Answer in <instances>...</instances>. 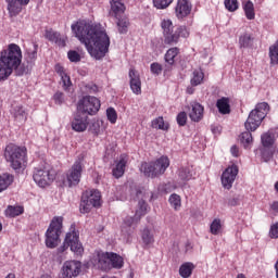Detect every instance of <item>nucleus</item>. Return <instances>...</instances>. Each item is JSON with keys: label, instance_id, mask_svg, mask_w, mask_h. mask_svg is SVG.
Returning <instances> with one entry per match:
<instances>
[{"label": "nucleus", "instance_id": "ea45409f", "mask_svg": "<svg viewBox=\"0 0 278 278\" xmlns=\"http://www.w3.org/2000/svg\"><path fill=\"white\" fill-rule=\"evenodd\" d=\"M61 86L65 92H71V88H73V83L71 81V76L66 74L65 76H61Z\"/></svg>", "mask_w": 278, "mask_h": 278}, {"label": "nucleus", "instance_id": "a18cd8bd", "mask_svg": "<svg viewBox=\"0 0 278 278\" xmlns=\"http://www.w3.org/2000/svg\"><path fill=\"white\" fill-rule=\"evenodd\" d=\"M274 154L275 150L273 148H264L262 150V159L264 162H270V160H273Z\"/></svg>", "mask_w": 278, "mask_h": 278}, {"label": "nucleus", "instance_id": "58836bf2", "mask_svg": "<svg viewBox=\"0 0 278 278\" xmlns=\"http://www.w3.org/2000/svg\"><path fill=\"white\" fill-rule=\"evenodd\" d=\"M116 18L119 34H127V27L129 26V22L127 21V18L123 16Z\"/></svg>", "mask_w": 278, "mask_h": 278}, {"label": "nucleus", "instance_id": "dca6fc26", "mask_svg": "<svg viewBox=\"0 0 278 278\" xmlns=\"http://www.w3.org/2000/svg\"><path fill=\"white\" fill-rule=\"evenodd\" d=\"M72 129L78 132L86 131V129H88V115L77 111V114L72 122Z\"/></svg>", "mask_w": 278, "mask_h": 278}, {"label": "nucleus", "instance_id": "f704fd0d", "mask_svg": "<svg viewBox=\"0 0 278 278\" xmlns=\"http://www.w3.org/2000/svg\"><path fill=\"white\" fill-rule=\"evenodd\" d=\"M23 212H24L23 206H8V208L5 210V214L7 216H10V218L21 216Z\"/></svg>", "mask_w": 278, "mask_h": 278}, {"label": "nucleus", "instance_id": "e433bc0d", "mask_svg": "<svg viewBox=\"0 0 278 278\" xmlns=\"http://www.w3.org/2000/svg\"><path fill=\"white\" fill-rule=\"evenodd\" d=\"M153 129H162L163 131H168V124L164 123V117H157L152 121Z\"/></svg>", "mask_w": 278, "mask_h": 278}, {"label": "nucleus", "instance_id": "4468645a", "mask_svg": "<svg viewBox=\"0 0 278 278\" xmlns=\"http://www.w3.org/2000/svg\"><path fill=\"white\" fill-rule=\"evenodd\" d=\"M91 264L100 270H110V252H96L91 258Z\"/></svg>", "mask_w": 278, "mask_h": 278}, {"label": "nucleus", "instance_id": "a878e982", "mask_svg": "<svg viewBox=\"0 0 278 278\" xmlns=\"http://www.w3.org/2000/svg\"><path fill=\"white\" fill-rule=\"evenodd\" d=\"M111 9L115 18H118L122 16V14H125V4L121 2V0H112Z\"/></svg>", "mask_w": 278, "mask_h": 278}, {"label": "nucleus", "instance_id": "412c9836", "mask_svg": "<svg viewBox=\"0 0 278 278\" xmlns=\"http://www.w3.org/2000/svg\"><path fill=\"white\" fill-rule=\"evenodd\" d=\"M140 220L139 216H128L124 219V226L122 227V232L124 236H131L134 233V225H136Z\"/></svg>", "mask_w": 278, "mask_h": 278}, {"label": "nucleus", "instance_id": "5fc2aeb1", "mask_svg": "<svg viewBox=\"0 0 278 278\" xmlns=\"http://www.w3.org/2000/svg\"><path fill=\"white\" fill-rule=\"evenodd\" d=\"M129 190L131 197H136L137 199H140V197H142V190L138 189L136 185H129Z\"/></svg>", "mask_w": 278, "mask_h": 278}, {"label": "nucleus", "instance_id": "ddd939ff", "mask_svg": "<svg viewBox=\"0 0 278 278\" xmlns=\"http://www.w3.org/2000/svg\"><path fill=\"white\" fill-rule=\"evenodd\" d=\"M84 170V164H81V160L79 159L74 163L72 168L67 173V182L70 188L72 186H77L81 179V172Z\"/></svg>", "mask_w": 278, "mask_h": 278}, {"label": "nucleus", "instance_id": "13d9d810", "mask_svg": "<svg viewBox=\"0 0 278 278\" xmlns=\"http://www.w3.org/2000/svg\"><path fill=\"white\" fill-rule=\"evenodd\" d=\"M54 101L58 105H62L64 103V93L61 91H58L54 94Z\"/></svg>", "mask_w": 278, "mask_h": 278}, {"label": "nucleus", "instance_id": "72a5a7b5", "mask_svg": "<svg viewBox=\"0 0 278 278\" xmlns=\"http://www.w3.org/2000/svg\"><path fill=\"white\" fill-rule=\"evenodd\" d=\"M36 55H38V45H34V49L29 50L26 54V62H27V68L31 67V64H34V60H36Z\"/></svg>", "mask_w": 278, "mask_h": 278}, {"label": "nucleus", "instance_id": "6e6552de", "mask_svg": "<svg viewBox=\"0 0 278 278\" xmlns=\"http://www.w3.org/2000/svg\"><path fill=\"white\" fill-rule=\"evenodd\" d=\"M99 205H101V192L99 190H87L83 193L80 201L81 214H88L92 207H99Z\"/></svg>", "mask_w": 278, "mask_h": 278}, {"label": "nucleus", "instance_id": "5701e85b", "mask_svg": "<svg viewBox=\"0 0 278 278\" xmlns=\"http://www.w3.org/2000/svg\"><path fill=\"white\" fill-rule=\"evenodd\" d=\"M191 108L192 109L189 113V118H191V121L194 123H199V121H202L203 118V105H201L199 102H193Z\"/></svg>", "mask_w": 278, "mask_h": 278}, {"label": "nucleus", "instance_id": "aec40b11", "mask_svg": "<svg viewBox=\"0 0 278 278\" xmlns=\"http://www.w3.org/2000/svg\"><path fill=\"white\" fill-rule=\"evenodd\" d=\"M7 2L11 16H16L23 10V5L29 3V0H7Z\"/></svg>", "mask_w": 278, "mask_h": 278}, {"label": "nucleus", "instance_id": "2f4dec72", "mask_svg": "<svg viewBox=\"0 0 278 278\" xmlns=\"http://www.w3.org/2000/svg\"><path fill=\"white\" fill-rule=\"evenodd\" d=\"M192 270H194V264L185 263L179 268V275L182 278H189L192 275Z\"/></svg>", "mask_w": 278, "mask_h": 278}, {"label": "nucleus", "instance_id": "0e129e2a", "mask_svg": "<svg viewBox=\"0 0 278 278\" xmlns=\"http://www.w3.org/2000/svg\"><path fill=\"white\" fill-rule=\"evenodd\" d=\"M270 208H271L274 212H278V201L274 202V203L270 205Z\"/></svg>", "mask_w": 278, "mask_h": 278}, {"label": "nucleus", "instance_id": "6ab92c4d", "mask_svg": "<svg viewBox=\"0 0 278 278\" xmlns=\"http://www.w3.org/2000/svg\"><path fill=\"white\" fill-rule=\"evenodd\" d=\"M176 55H179V48H170L167 50L165 54V66L163 67L165 73L172 71L173 66L175 65Z\"/></svg>", "mask_w": 278, "mask_h": 278}, {"label": "nucleus", "instance_id": "f257e3e1", "mask_svg": "<svg viewBox=\"0 0 278 278\" xmlns=\"http://www.w3.org/2000/svg\"><path fill=\"white\" fill-rule=\"evenodd\" d=\"M72 31L85 45L91 58L101 60L110 51V37L101 27L86 21H78L72 24Z\"/></svg>", "mask_w": 278, "mask_h": 278}, {"label": "nucleus", "instance_id": "6e6d98bb", "mask_svg": "<svg viewBox=\"0 0 278 278\" xmlns=\"http://www.w3.org/2000/svg\"><path fill=\"white\" fill-rule=\"evenodd\" d=\"M151 73H153V75H161L163 67L160 63H152L151 66Z\"/></svg>", "mask_w": 278, "mask_h": 278}, {"label": "nucleus", "instance_id": "c85d7f7f", "mask_svg": "<svg viewBox=\"0 0 278 278\" xmlns=\"http://www.w3.org/2000/svg\"><path fill=\"white\" fill-rule=\"evenodd\" d=\"M239 140L244 149H249L253 144V135L251 130H247L239 136Z\"/></svg>", "mask_w": 278, "mask_h": 278}, {"label": "nucleus", "instance_id": "37998d69", "mask_svg": "<svg viewBox=\"0 0 278 278\" xmlns=\"http://www.w3.org/2000/svg\"><path fill=\"white\" fill-rule=\"evenodd\" d=\"M261 140L264 148H270V146L274 144L275 142V139L268 132H265L264 135H262Z\"/></svg>", "mask_w": 278, "mask_h": 278}, {"label": "nucleus", "instance_id": "39448f33", "mask_svg": "<svg viewBox=\"0 0 278 278\" xmlns=\"http://www.w3.org/2000/svg\"><path fill=\"white\" fill-rule=\"evenodd\" d=\"M268 110H270V106L266 102L256 104L255 109L250 112L249 117L244 124L245 129L248 131H255L257 127L262 125V121L266 118Z\"/></svg>", "mask_w": 278, "mask_h": 278}, {"label": "nucleus", "instance_id": "b1692460", "mask_svg": "<svg viewBox=\"0 0 278 278\" xmlns=\"http://www.w3.org/2000/svg\"><path fill=\"white\" fill-rule=\"evenodd\" d=\"M125 166H127V156L121 155L119 161L113 168V177H115L116 179H121V177L125 175Z\"/></svg>", "mask_w": 278, "mask_h": 278}, {"label": "nucleus", "instance_id": "09e8293b", "mask_svg": "<svg viewBox=\"0 0 278 278\" xmlns=\"http://www.w3.org/2000/svg\"><path fill=\"white\" fill-rule=\"evenodd\" d=\"M225 8L229 12H236L238 10V0H225Z\"/></svg>", "mask_w": 278, "mask_h": 278}, {"label": "nucleus", "instance_id": "79ce46f5", "mask_svg": "<svg viewBox=\"0 0 278 278\" xmlns=\"http://www.w3.org/2000/svg\"><path fill=\"white\" fill-rule=\"evenodd\" d=\"M203 77H204V74L201 71L194 70L193 77L191 78V85L199 86L201 81H203Z\"/></svg>", "mask_w": 278, "mask_h": 278}, {"label": "nucleus", "instance_id": "bf43d9fd", "mask_svg": "<svg viewBox=\"0 0 278 278\" xmlns=\"http://www.w3.org/2000/svg\"><path fill=\"white\" fill-rule=\"evenodd\" d=\"M269 235H270V238H278V223L271 226Z\"/></svg>", "mask_w": 278, "mask_h": 278}, {"label": "nucleus", "instance_id": "393cba45", "mask_svg": "<svg viewBox=\"0 0 278 278\" xmlns=\"http://www.w3.org/2000/svg\"><path fill=\"white\" fill-rule=\"evenodd\" d=\"M216 108L219 114H231V105H229V98L223 97L216 102Z\"/></svg>", "mask_w": 278, "mask_h": 278}, {"label": "nucleus", "instance_id": "4d7b16f0", "mask_svg": "<svg viewBox=\"0 0 278 278\" xmlns=\"http://www.w3.org/2000/svg\"><path fill=\"white\" fill-rule=\"evenodd\" d=\"M90 131H92V134H99V131H101V122L93 121L90 125Z\"/></svg>", "mask_w": 278, "mask_h": 278}, {"label": "nucleus", "instance_id": "c756f323", "mask_svg": "<svg viewBox=\"0 0 278 278\" xmlns=\"http://www.w3.org/2000/svg\"><path fill=\"white\" fill-rule=\"evenodd\" d=\"M109 261H110V265L113 268H123V258L121 257V255L114 253V252H109Z\"/></svg>", "mask_w": 278, "mask_h": 278}, {"label": "nucleus", "instance_id": "c9c22d12", "mask_svg": "<svg viewBox=\"0 0 278 278\" xmlns=\"http://www.w3.org/2000/svg\"><path fill=\"white\" fill-rule=\"evenodd\" d=\"M243 10L245 12V16L249 21H253V18H255V9L253 7V2L248 1L244 7Z\"/></svg>", "mask_w": 278, "mask_h": 278}, {"label": "nucleus", "instance_id": "052dcab7", "mask_svg": "<svg viewBox=\"0 0 278 278\" xmlns=\"http://www.w3.org/2000/svg\"><path fill=\"white\" fill-rule=\"evenodd\" d=\"M55 72L58 73V75H60V77H64L66 74V72L64 71V66L56 64L55 65Z\"/></svg>", "mask_w": 278, "mask_h": 278}, {"label": "nucleus", "instance_id": "e2e57ef3", "mask_svg": "<svg viewBox=\"0 0 278 278\" xmlns=\"http://www.w3.org/2000/svg\"><path fill=\"white\" fill-rule=\"evenodd\" d=\"M238 203H240V199L239 198H231L229 201H228V205L235 207V205H238Z\"/></svg>", "mask_w": 278, "mask_h": 278}, {"label": "nucleus", "instance_id": "7c9ffc66", "mask_svg": "<svg viewBox=\"0 0 278 278\" xmlns=\"http://www.w3.org/2000/svg\"><path fill=\"white\" fill-rule=\"evenodd\" d=\"M239 45L243 49H249L250 47H253V36L249 33H244L239 38Z\"/></svg>", "mask_w": 278, "mask_h": 278}, {"label": "nucleus", "instance_id": "2eb2a0df", "mask_svg": "<svg viewBox=\"0 0 278 278\" xmlns=\"http://www.w3.org/2000/svg\"><path fill=\"white\" fill-rule=\"evenodd\" d=\"M236 177H238V167L236 165L227 167L222 175V186L226 190H231Z\"/></svg>", "mask_w": 278, "mask_h": 278}, {"label": "nucleus", "instance_id": "423d86ee", "mask_svg": "<svg viewBox=\"0 0 278 278\" xmlns=\"http://www.w3.org/2000/svg\"><path fill=\"white\" fill-rule=\"evenodd\" d=\"M170 166V161L167 156H161L155 162L142 163L140 170L143 173L146 177H151V179H155V177H160V175H164L166 173V168Z\"/></svg>", "mask_w": 278, "mask_h": 278}, {"label": "nucleus", "instance_id": "f3484780", "mask_svg": "<svg viewBox=\"0 0 278 278\" xmlns=\"http://www.w3.org/2000/svg\"><path fill=\"white\" fill-rule=\"evenodd\" d=\"M129 78H130V89L132 90L134 94H141L142 81L140 80V74H138L136 70L131 68L129 71Z\"/></svg>", "mask_w": 278, "mask_h": 278}, {"label": "nucleus", "instance_id": "f8f14e48", "mask_svg": "<svg viewBox=\"0 0 278 278\" xmlns=\"http://www.w3.org/2000/svg\"><path fill=\"white\" fill-rule=\"evenodd\" d=\"M81 273V262L79 261H66L62 266L63 278L78 277Z\"/></svg>", "mask_w": 278, "mask_h": 278}, {"label": "nucleus", "instance_id": "3c124183", "mask_svg": "<svg viewBox=\"0 0 278 278\" xmlns=\"http://www.w3.org/2000/svg\"><path fill=\"white\" fill-rule=\"evenodd\" d=\"M106 116L108 119L110 121V123L114 124L116 123L118 115L116 114V110H114V108H109L106 110Z\"/></svg>", "mask_w": 278, "mask_h": 278}, {"label": "nucleus", "instance_id": "a19ab883", "mask_svg": "<svg viewBox=\"0 0 278 278\" xmlns=\"http://www.w3.org/2000/svg\"><path fill=\"white\" fill-rule=\"evenodd\" d=\"M269 58L271 64H278V41L275 46L269 48Z\"/></svg>", "mask_w": 278, "mask_h": 278}, {"label": "nucleus", "instance_id": "9d476101", "mask_svg": "<svg viewBox=\"0 0 278 278\" xmlns=\"http://www.w3.org/2000/svg\"><path fill=\"white\" fill-rule=\"evenodd\" d=\"M68 247L71 251L77 253V255L84 253V247L81 245V242H79V233L75 230L66 233L63 245L58 249V253H64Z\"/></svg>", "mask_w": 278, "mask_h": 278}, {"label": "nucleus", "instance_id": "a211bd4d", "mask_svg": "<svg viewBox=\"0 0 278 278\" xmlns=\"http://www.w3.org/2000/svg\"><path fill=\"white\" fill-rule=\"evenodd\" d=\"M175 12L177 18H186L192 12V4L188 0H178Z\"/></svg>", "mask_w": 278, "mask_h": 278}, {"label": "nucleus", "instance_id": "f03ea898", "mask_svg": "<svg viewBox=\"0 0 278 278\" xmlns=\"http://www.w3.org/2000/svg\"><path fill=\"white\" fill-rule=\"evenodd\" d=\"M22 60L21 47L15 43L9 45L8 49L3 50L0 55V81H5L14 71L16 75L28 73V70L18 68Z\"/></svg>", "mask_w": 278, "mask_h": 278}, {"label": "nucleus", "instance_id": "cd10ccee", "mask_svg": "<svg viewBox=\"0 0 278 278\" xmlns=\"http://www.w3.org/2000/svg\"><path fill=\"white\" fill-rule=\"evenodd\" d=\"M13 116L18 123H25L27 121V112L21 105L13 109Z\"/></svg>", "mask_w": 278, "mask_h": 278}, {"label": "nucleus", "instance_id": "4be33fe9", "mask_svg": "<svg viewBox=\"0 0 278 278\" xmlns=\"http://www.w3.org/2000/svg\"><path fill=\"white\" fill-rule=\"evenodd\" d=\"M46 38L50 42L58 45V47H66V39L62 38V35L53 29L46 31Z\"/></svg>", "mask_w": 278, "mask_h": 278}, {"label": "nucleus", "instance_id": "0eeeda50", "mask_svg": "<svg viewBox=\"0 0 278 278\" xmlns=\"http://www.w3.org/2000/svg\"><path fill=\"white\" fill-rule=\"evenodd\" d=\"M63 222V217H53L51 220L50 226L46 232V247L48 249H55L58 244H60V236H62Z\"/></svg>", "mask_w": 278, "mask_h": 278}, {"label": "nucleus", "instance_id": "bb28decb", "mask_svg": "<svg viewBox=\"0 0 278 278\" xmlns=\"http://www.w3.org/2000/svg\"><path fill=\"white\" fill-rule=\"evenodd\" d=\"M14 182V176L11 174H2L0 175V192L3 190H8L10 186Z\"/></svg>", "mask_w": 278, "mask_h": 278}, {"label": "nucleus", "instance_id": "49530a36", "mask_svg": "<svg viewBox=\"0 0 278 278\" xmlns=\"http://www.w3.org/2000/svg\"><path fill=\"white\" fill-rule=\"evenodd\" d=\"M144 214H147V202L144 201V198H141V200H139V210L136 211V216L142 218Z\"/></svg>", "mask_w": 278, "mask_h": 278}, {"label": "nucleus", "instance_id": "20e7f679", "mask_svg": "<svg viewBox=\"0 0 278 278\" xmlns=\"http://www.w3.org/2000/svg\"><path fill=\"white\" fill-rule=\"evenodd\" d=\"M161 26L165 45H177L179 38H188V36H190L186 26H175L170 20H164Z\"/></svg>", "mask_w": 278, "mask_h": 278}, {"label": "nucleus", "instance_id": "4c0bfd02", "mask_svg": "<svg viewBox=\"0 0 278 278\" xmlns=\"http://www.w3.org/2000/svg\"><path fill=\"white\" fill-rule=\"evenodd\" d=\"M141 238H142V242L148 244H153L154 242V238H153V233L151 232V230H149V228H144L141 232Z\"/></svg>", "mask_w": 278, "mask_h": 278}, {"label": "nucleus", "instance_id": "69168bd1", "mask_svg": "<svg viewBox=\"0 0 278 278\" xmlns=\"http://www.w3.org/2000/svg\"><path fill=\"white\" fill-rule=\"evenodd\" d=\"M188 94H194V89L192 87L187 88Z\"/></svg>", "mask_w": 278, "mask_h": 278}, {"label": "nucleus", "instance_id": "8fccbe9b", "mask_svg": "<svg viewBox=\"0 0 278 278\" xmlns=\"http://www.w3.org/2000/svg\"><path fill=\"white\" fill-rule=\"evenodd\" d=\"M222 227L220 219H214L211 224V233H213V236H218V231H220Z\"/></svg>", "mask_w": 278, "mask_h": 278}, {"label": "nucleus", "instance_id": "7ed1b4c3", "mask_svg": "<svg viewBox=\"0 0 278 278\" xmlns=\"http://www.w3.org/2000/svg\"><path fill=\"white\" fill-rule=\"evenodd\" d=\"M4 157L15 173H21V170H25L27 164V148L10 143L5 147Z\"/></svg>", "mask_w": 278, "mask_h": 278}, {"label": "nucleus", "instance_id": "774afa93", "mask_svg": "<svg viewBox=\"0 0 278 278\" xmlns=\"http://www.w3.org/2000/svg\"><path fill=\"white\" fill-rule=\"evenodd\" d=\"M129 278H134V274L132 273H130Z\"/></svg>", "mask_w": 278, "mask_h": 278}, {"label": "nucleus", "instance_id": "680f3d73", "mask_svg": "<svg viewBox=\"0 0 278 278\" xmlns=\"http://www.w3.org/2000/svg\"><path fill=\"white\" fill-rule=\"evenodd\" d=\"M230 153L233 155V157H240V149H238L237 146H232L230 148Z\"/></svg>", "mask_w": 278, "mask_h": 278}, {"label": "nucleus", "instance_id": "864d4df0", "mask_svg": "<svg viewBox=\"0 0 278 278\" xmlns=\"http://www.w3.org/2000/svg\"><path fill=\"white\" fill-rule=\"evenodd\" d=\"M177 123L180 127H184L186 123H188V114H186V112H180L177 115Z\"/></svg>", "mask_w": 278, "mask_h": 278}, {"label": "nucleus", "instance_id": "9b49d317", "mask_svg": "<svg viewBox=\"0 0 278 278\" xmlns=\"http://www.w3.org/2000/svg\"><path fill=\"white\" fill-rule=\"evenodd\" d=\"M33 179L40 188H46V186H50L55 180V170L36 168Z\"/></svg>", "mask_w": 278, "mask_h": 278}, {"label": "nucleus", "instance_id": "473e14b6", "mask_svg": "<svg viewBox=\"0 0 278 278\" xmlns=\"http://www.w3.org/2000/svg\"><path fill=\"white\" fill-rule=\"evenodd\" d=\"M178 177L181 181H190L192 179V167H180L178 169Z\"/></svg>", "mask_w": 278, "mask_h": 278}, {"label": "nucleus", "instance_id": "1a4fd4ad", "mask_svg": "<svg viewBox=\"0 0 278 278\" xmlns=\"http://www.w3.org/2000/svg\"><path fill=\"white\" fill-rule=\"evenodd\" d=\"M101 110V101L97 97L87 96L78 101L77 112L86 116H94Z\"/></svg>", "mask_w": 278, "mask_h": 278}, {"label": "nucleus", "instance_id": "de8ad7c7", "mask_svg": "<svg viewBox=\"0 0 278 278\" xmlns=\"http://www.w3.org/2000/svg\"><path fill=\"white\" fill-rule=\"evenodd\" d=\"M153 3L157 10H166L173 3V0H153Z\"/></svg>", "mask_w": 278, "mask_h": 278}, {"label": "nucleus", "instance_id": "338daca9", "mask_svg": "<svg viewBox=\"0 0 278 278\" xmlns=\"http://www.w3.org/2000/svg\"><path fill=\"white\" fill-rule=\"evenodd\" d=\"M5 278H16L14 274H9Z\"/></svg>", "mask_w": 278, "mask_h": 278}, {"label": "nucleus", "instance_id": "c03bdc74", "mask_svg": "<svg viewBox=\"0 0 278 278\" xmlns=\"http://www.w3.org/2000/svg\"><path fill=\"white\" fill-rule=\"evenodd\" d=\"M169 203L174 210H179L181 207V198L177 193H173L169 197Z\"/></svg>", "mask_w": 278, "mask_h": 278}, {"label": "nucleus", "instance_id": "603ef678", "mask_svg": "<svg viewBox=\"0 0 278 278\" xmlns=\"http://www.w3.org/2000/svg\"><path fill=\"white\" fill-rule=\"evenodd\" d=\"M67 56L70 62H75V63L81 62V55L75 50H70L67 52Z\"/></svg>", "mask_w": 278, "mask_h": 278}]
</instances>
